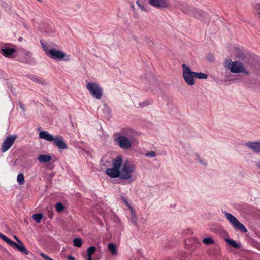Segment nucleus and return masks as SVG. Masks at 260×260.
I'll return each instance as SVG.
<instances>
[{
	"instance_id": "obj_1",
	"label": "nucleus",
	"mask_w": 260,
	"mask_h": 260,
	"mask_svg": "<svg viewBox=\"0 0 260 260\" xmlns=\"http://www.w3.org/2000/svg\"><path fill=\"white\" fill-rule=\"evenodd\" d=\"M224 67L235 74L243 73L246 76L243 78L244 85L248 88L256 89L260 87V79L257 75L251 76L250 72L246 69L244 64L240 61H232L229 57L226 58L223 63Z\"/></svg>"
},
{
	"instance_id": "obj_2",
	"label": "nucleus",
	"mask_w": 260,
	"mask_h": 260,
	"mask_svg": "<svg viewBox=\"0 0 260 260\" xmlns=\"http://www.w3.org/2000/svg\"><path fill=\"white\" fill-rule=\"evenodd\" d=\"M115 139L119 147L122 150H129L136 141V132L128 127H124L115 133Z\"/></svg>"
},
{
	"instance_id": "obj_3",
	"label": "nucleus",
	"mask_w": 260,
	"mask_h": 260,
	"mask_svg": "<svg viewBox=\"0 0 260 260\" xmlns=\"http://www.w3.org/2000/svg\"><path fill=\"white\" fill-rule=\"evenodd\" d=\"M135 166L131 161L126 160L123 163L121 169H119L116 173L115 178H119L121 180H129L132 182L134 179L132 174L135 171Z\"/></svg>"
},
{
	"instance_id": "obj_4",
	"label": "nucleus",
	"mask_w": 260,
	"mask_h": 260,
	"mask_svg": "<svg viewBox=\"0 0 260 260\" xmlns=\"http://www.w3.org/2000/svg\"><path fill=\"white\" fill-rule=\"evenodd\" d=\"M86 89L88 90L90 95L93 98L100 100L102 98L103 94V90L102 87L94 82H87L86 81Z\"/></svg>"
},
{
	"instance_id": "obj_5",
	"label": "nucleus",
	"mask_w": 260,
	"mask_h": 260,
	"mask_svg": "<svg viewBox=\"0 0 260 260\" xmlns=\"http://www.w3.org/2000/svg\"><path fill=\"white\" fill-rule=\"evenodd\" d=\"M224 215L228 219L229 222L233 226V227L236 230H238L243 233H246L247 232V228L232 214L224 211Z\"/></svg>"
},
{
	"instance_id": "obj_6",
	"label": "nucleus",
	"mask_w": 260,
	"mask_h": 260,
	"mask_svg": "<svg viewBox=\"0 0 260 260\" xmlns=\"http://www.w3.org/2000/svg\"><path fill=\"white\" fill-rule=\"evenodd\" d=\"M183 78L188 85L192 86L194 84V72L192 71L189 66L185 64H182Z\"/></svg>"
},
{
	"instance_id": "obj_7",
	"label": "nucleus",
	"mask_w": 260,
	"mask_h": 260,
	"mask_svg": "<svg viewBox=\"0 0 260 260\" xmlns=\"http://www.w3.org/2000/svg\"><path fill=\"white\" fill-rule=\"evenodd\" d=\"M18 55L20 56L19 61L22 63L31 64L32 62V53L31 52L24 49H19L17 51Z\"/></svg>"
},
{
	"instance_id": "obj_8",
	"label": "nucleus",
	"mask_w": 260,
	"mask_h": 260,
	"mask_svg": "<svg viewBox=\"0 0 260 260\" xmlns=\"http://www.w3.org/2000/svg\"><path fill=\"white\" fill-rule=\"evenodd\" d=\"M17 138V136L15 135H9L7 136L1 146V150L3 152H5L8 150L13 145L15 141Z\"/></svg>"
},
{
	"instance_id": "obj_9",
	"label": "nucleus",
	"mask_w": 260,
	"mask_h": 260,
	"mask_svg": "<svg viewBox=\"0 0 260 260\" xmlns=\"http://www.w3.org/2000/svg\"><path fill=\"white\" fill-rule=\"evenodd\" d=\"M47 56L52 59L61 60L65 57L66 53L63 51L52 49L48 52Z\"/></svg>"
},
{
	"instance_id": "obj_10",
	"label": "nucleus",
	"mask_w": 260,
	"mask_h": 260,
	"mask_svg": "<svg viewBox=\"0 0 260 260\" xmlns=\"http://www.w3.org/2000/svg\"><path fill=\"white\" fill-rule=\"evenodd\" d=\"M245 145L251 149L255 153L260 154V141H248L245 144Z\"/></svg>"
},
{
	"instance_id": "obj_11",
	"label": "nucleus",
	"mask_w": 260,
	"mask_h": 260,
	"mask_svg": "<svg viewBox=\"0 0 260 260\" xmlns=\"http://www.w3.org/2000/svg\"><path fill=\"white\" fill-rule=\"evenodd\" d=\"M149 4L156 8H167L169 4L166 0H149Z\"/></svg>"
},
{
	"instance_id": "obj_12",
	"label": "nucleus",
	"mask_w": 260,
	"mask_h": 260,
	"mask_svg": "<svg viewBox=\"0 0 260 260\" xmlns=\"http://www.w3.org/2000/svg\"><path fill=\"white\" fill-rule=\"evenodd\" d=\"M53 142L55 145L60 149H66L68 148L67 144L63 140V138L60 136H56Z\"/></svg>"
},
{
	"instance_id": "obj_13",
	"label": "nucleus",
	"mask_w": 260,
	"mask_h": 260,
	"mask_svg": "<svg viewBox=\"0 0 260 260\" xmlns=\"http://www.w3.org/2000/svg\"><path fill=\"white\" fill-rule=\"evenodd\" d=\"M114 166V159L108 158L107 156L103 157L101 161V166L102 169H105L107 167Z\"/></svg>"
},
{
	"instance_id": "obj_14",
	"label": "nucleus",
	"mask_w": 260,
	"mask_h": 260,
	"mask_svg": "<svg viewBox=\"0 0 260 260\" xmlns=\"http://www.w3.org/2000/svg\"><path fill=\"white\" fill-rule=\"evenodd\" d=\"M191 15H193L196 18L201 20H204L205 19L208 18L207 14L204 12L200 10L195 9L194 8H193Z\"/></svg>"
},
{
	"instance_id": "obj_15",
	"label": "nucleus",
	"mask_w": 260,
	"mask_h": 260,
	"mask_svg": "<svg viewBox=\"0 0 260 260\" xmlns=\"http://www.w3.org/2000/svg\"><path fill=\"white\" fill-rule=\"evenodd\" d=\"M207 253L211 256H215L220 253V250L218 245H210V248L207 250Z\"/></svg>"
},
{
	"instance_id": "obj_16",
	"label": "nucleus",
	"mask_w": 260,
	"mask_h": 260,
	"mask_svg": "<svg viewBox=\"0 0 260 260\" xmlns=\"http://www.w3.org/2000/svg\"><path fill=\"white\" fill-rule=\"evenodd\" d=\"M39 137L49 142L53 141L55 139V137L52 135L45 131H42L39 133Z\"/></svg>"
},
{
	"instance_id": "obj_17",
	"label": "nucleus",
	"mask_w": 260,
	"mask_h": 260,
	"mask_svg": "<svg viewBox=\"0 0 260 260\" xmlns=\"http://www.w3.org/2000/svg\"><path fill=\"white\" fill-rule=\"evenodd\" d=\"M2 54L6 57L11 58L12 55L16 52L13 48L5 47L1 49Z\"/></svg>"
},
{
	"instance_id": "obj_18",
	"label": "nucleus",
	"mask_w": 260,
	"mask_h": 260,
	"mask_svg": "<svg viewBox=\"0 0 260 260\" xmlns=\"http://www.w3.org/2000/svg\"><path fill=\"white\" fill-rule=\"evenodd\" d=\"M131 212V216L129 217V221L134 225L136 226L137 225V217L135 212V211L134 208L132 206H129L128 208Z\"/></svg>"
},
{
	"instance_id": "obj_19",
	"label": "nucleus",
	"mask_w": 260,
	"mask_h": 260,
	"mask_svg": "<svg viewBox=\"0 0 260 260\" xmlns=\"http://www.w3.org/2000/svg\"><path fill=\"white\" fill-rule=\"evenodd\" d=\"M115 232L117 231L118 233L120 232L123 230V224L119 219V218L115 215Z\"/></svg>"
},
{
	"instance_id": "obj_20",
	"label": "nucleus",
	"mask_w": 260,
	"mask_h": 260,
	"mask_svg": "<svg viewBox=\"0 0 260 260\" xmlns=\"http://www.w3.org/2000/svg\"><path fill=\"white\" fill-rule=\"evenodd\" d=\"M27 77L39 84L44 85L46 84V81L43 78L34 75H28Z\"/></svg>"
},
{
	"instance_id": "obj_21",
	"label": "nucleus",
	"mask_w": 260,
	"mask_h": 260,
	"mask_svg": "<svg viewBox=\"0 0 260 260\" xmlns=\"http://www.w3.org/2000/svg\"><path fill=\"white\" fill-rule=\"evenodd\" d=\"M122 157L121 155L117 156L115 158V176H116V173L117 171L120 169L122 163Z\"/></svg>"
},
{
	"instance_id": "obj_22",
	"label": "nucleus",
	"mask_w": 260,
	"mask_h": 260,
	"mask_svg": "<svg viewBox=\"0 0 260 260\" xmlns=\"http://www.w3.org/2000/svg\"><path fill=\"white\" fill-rule=\"evenodd\" d=\"M13 248L21 252L22 254L27 255L29 253L24 245H11Z\"/></svg>"
},
{
	"instance_id": "obj_23",
	"label": "nucleus",
	"mask_w": 260,
	"mask_h": 260,
	"mask_svg": "<svg viewBox=\"0 0 260 260\" xmlns=\"http://www.w3.org/2000/svg\"><path fill=\"white\" fill-rule=\"evenodd\" d=\"M241 245H228L227 249L230 252L234 253H238L237 250L241 247Z\"/></svg>"
},
{
	"instance_id": "obj_24",
	"label": "nucleus",
	"mask_w": 260,
	"mask_h": 260,
	"mask_svg": "<svg viewBox=\"0 0 260 260\" xmlns=\"http://www.w3.org/2000/svg\"><path fill=\"white\" fill-rule=\"evenodd\" d=\"M51 159V157L50 155L46 154H41L38 156V159L41 162H48Z\"/></svg>"
},
{
	"instance_id": "obj_25",
	"label": "nucleus",
	"mask_w": 260,
	"mask_h": 260,
	"mask_svg": "<svg viewBox=\"0 0 260 260\" xmlns=\"http://www.w3.org/2000/svg\"><path fill=\"white\" fill-rule=\"evenodd\" d=\"M223 238L228 244H237L236 241L234 240L231 239L227 233L225 231H223Z\"/></svg>"
},
{
	"instance_id": "obj_26",
	"label": "nucleus",
	"mask_w": 260,
	"mask_h": 260,
	"mask_svg": "<svg viewBox=\"0 0 260 260\" xmlns=\"http://www.w3.org/2000/svg\"><path fill=\"white\" fill-rule=\"evenodd\" d=\"M194 78L200 79H206L208 77V75L201 72H194Z\"/></svg>"
},
{
	"instance_id": "obj_27",
	"label": "nucleus",
	"mask_w": 260,
	"mask_h": 260,
	"mask_svg": "<svg viewBox=\"0 0 260 260\" xmlns=\"http://www.w3.org/2000/svg\"><path fill=\"white\" fill-rule=\"evenodd\" d=\"M0 239H1L3 242L7 243V244H16L15 242L12 241L8 238L6 235L0 233Z\"/></svg>"
},
{
	"instance_id": "obj_28",
	"label": "nucleus",
	"mask_w": 260,
	"mask_h": 260,
	"mask_svg": "<svg viewBox=\"0 0 260 260\" xmlns=\"http://www.w3.org/2000/svg\"><path fill=\"white\" fill-rule=\"evenodd\" d=\"M43 217V215L41 213L35 214L33 215L32 218L34 219V220L35 221V222L36 223H39L40 222Z\"/></svg>"
},
{
	"instance_id": "obj_29",
	"label": "nucleus",
	"mask_w": 260,
	"mask_h": 260,
	"mask_svg": "<svg viewBox=\"0 0 260 260\" xmlns=\"http://www.w3.org/2000/svg\"><path fill=\"white\" fill-rule=\"evenodd\" d=\"M17 180L19 184L23 185L25 182L24 175L22 173L19 174L17 176Z\"/></svg>"
},
{
	"instance_id": "obj_30",
	"label": "nucleus",
	"mask_w": 260,
	"mask_h": 260,
	"mask_svg": "<svg viewBox=\"0 0 260 260\" xmlns=\"http://www.w3.org/2000/svg\"><path fill=\"white\" fill-rule=\"evenodd\" d=\"M193 8H190L188 6L184 7L182 8V12L184 13L187 14L188 15H191L192 12Z\"/></svg>"
},
{
	"instance_id": "obj_31",
	"label": "nucleus",
	"mask_w": 260,
	"mask_h": 260,
	"mask_svg": "<svg viewBox=\"0 0 260 260\" xmlns=\"http://www.w3.org/2000/svg\"><path fill=\"white\" fill-rule=\"evenodd\" d=\"M55 208L56 211L58 212H60L64 210V206L61 202H58L56 204Z\"/></svg>"
},
{
	"instance_id": "obj_32",
	"label": "nucleus",
	"mask_w": 260,
	"mask_h": 260,
	"mask_svg": "<svg viewBox=\"0 0 260 260\" xmlns=\"http://www.w3.org/2000/svg\"><path fill=\"white\" fill-rule=\"evenodd\" d=\"M106 174L112 178H114V166L111 168H107L106 170Z\"/></svg>"
},
{
	"instance_id": "obj_33",
	"label": "nucleus",
	"mask_w": 260,
	"mask_h": 260,
	"mask_svg": "<svg viewBox=\"0 0 260 260\" xmlns=\"http://www.w3.org/2000/svg\"><path fill=\"white\" fill-rule=\"evenodd\" d=\"M96 251V248L95 246H91L89 247L87 250V255L92 256Z\"/></svg>"
},
{
	"instance_id": "obj_34",
	"label": "nucleus",
	"mask_w": 260,
	"mask_h": 260,
	"mask_svg": "<svg viewBox=\"0 0 260 260\" xmlns=\"http://www.w3.org/2000/svg\"><path fill=\"white\" fill-rule=\"evenodd\" d=\"M136 4L142 11H147L146 7L145 6L143 2L138 0L136 2Z\"/></svg>"
},
{
	"instance_id": "obj_35",
	"label": "nucleus",
	"mask_w": 260,
	"mask_h": 260,
	"mask_svg": "<svg viewBox=\"0 0 260 260\" xmlns=\"http://www.w3.org/2000/svg\"><path fill=\"white\" fill-rule=\"evenodd\" d=\"M204 244H214V240L211 237H208L202 240Z\"/></svg>"
},
{
	"instance_id": "obj_36",
	"label": "nucleus",
	"mask_w": 260,
	"mask_h": 260,
	"mask_svg": "<svg viewBox=\"0 0 260 260\" xmlns=\"http://www.w3.org/2000/svg\"><path fill=\"white\" fill-rule=\"evenodd\" d=\"M146 156L153 158L156 156V153L154 151H151L145 154Z\"/></svg>"
},
{
	"instance_id": "obj_37",
	"label": "nucleus",
	"mask_w": 260,
	"mask_h": 260,
	"mask_svg": "<svg viewBox=\"0 0 260 260\" xmlns=\"http://www.w3.org/2000/svg\"><path fill=\"white\" fill-rule=\"evenodd\" d=\"M121 199L123 202H124V204L128 208H129V206H131V205L128 203L127 199L125 197H124L123 196H121Z\"/></svg>"
},
{
	"instance_id": "obj_38",
	"label": "nucleus",
	"mask_w": 260,
	"mask_h": 260,
	"mask_svg": "<svg viewBox=\"0 0 260 260\" xmlns=\"http://www.w3.org/2000/svg\"><path fill=\"white\" fill-rule=\"evenodd\" d=\"M73 244H82V240L80 238H76L73 240Z\"/></svg>"
},
{
	"instance_id": "obj_39",
	"label": "nucleus",
	"mask_w": 260,
	"mask_h": 260,
	"mask_svg": "<svg viewBox=\"0 0 260 260\" xmlns=\"http://www.w3.org/2000/svg\"><path fill=\"white\" fill-rule=\"evenodd\" d=\"M189 242H191V244H200V242L196 238H192L190 239Z\"/></svg>"
},
{
	"instance_id": "obj_40",
	"label": "nucleus",
	"mask_w": 260,
	"mask_h": 260,
	"mask_svg": "<svg viewBox=\"0 0 260 260\" xmlns=\"http://www.w3.org/2000/svg\"><path fill=\"white\" fill-rule=\"evenodd\" d=\"M207 59L210 62H213L214 61V56L212 54H208L207 56Z\"/></svg>"
},
{
	"instance_id": "obj_41",
	"label": "nucleus",
	"mask_w": 260,
	"mask_h": 260,
	"mask_svg": "<svg viewBox=\"0 0 260 260\" xmlns=\"http://www.w3.org/2000/svg\"><path fill=\"white\" fill-rule=\"evenodd\" d=\"M192 233V231L190 229L187 228L182 231V234L184 235L189 234Z\"/></svg>"
},
{
	"instance_id": "obj_42",
	"label": "nucleus",
	"mask_w": 260,
	"mask_h": 260,
	"mask_svg": "<svg viewBox=\"0 0 260 260\" xmlns=\"http://www.w3.org/2000/svg\"><path fill=\"white\" fill-rule=\"evenodd\" d=\"M237 57L239 59H243L245 58V56L243 52H240L237 54Z\"/></svg>"
},
{
	"instance_id": "obj_43",
	"label": "nucleus",
	"mask_w": 260,
	"mask_h": 260,
	"mask_svg": "<svg viewBox=\"0 0 260 260\" xmlns=\"http://www.w3.org/2000/svg\"><path fill=\"white\" fill-rule=\"evenodd\" d=\"M108 249L111 254L114 255V245H108Z\"/></svg>"
},
{
	"instance_id": "obj_44",
	"label": "nucleus",
	"mask_w": 260,
	"mask_h": 260,
	"mask_svg": "<svg viewBox=\"0 0 260 260\" xmlns=\"http://www.w3.org/2000/svg\"><path fill=\"white\" fill-rule=\"evenodd\" d=\"M139 105H140L141 107H143L148 105L149 102L148 101H145L143 102L142 103H140Z\"/></svg>"
},
{
	"instance_id": "obj_45",
	"label": "nucleus",
	"mask_w": 260,
	"mask_h": 260,
	"mask_svg": "<svg viewBox=\"0 0 260 260\" xmlns=\"http://www.w3.org/2000/svg\"><path fill=\"white\" fill-rule=\"evenodd\" d=\"M199 162L204 166L207 165V162L205 160H203L201 158L198 160Z\"/></svg>"
},
{
	"instance_id": "obj_46",
	"label": "nucleus",
	"mask_w": 260,
	"mask_h": 260,
	"mask_svg": "<svg viewBox=\"0 0 260 260\" xmlns=\"http://www.w3.org/2000/svg\"><path fill=\"white\" fill-rule=\"evenodd\" d=\"M43 50L45 51L46 55L47 56V53L49 50H48V48L46 46H45V45L43 46Z\"/></svg>"
},
{
	"instance_id": "obj_47",
	"label": "nucleus",
	"mask_w": 260,
	"mask_h": 260,
	"mask_svg": "<svg viewBox=\"0 0 260 260\" xmlns=\"http://www.w3.org/2000/svg\"><path fill=\"white\" fill-rule=\"evenodd\" d=\"M19 105L20 108L22 110H25V106H24V105L23 104H22L21 103H19Z\"/></svg>"
},
{
	"instance_id": "obj_48",
	"label": "nucleus",
	"mask_w": 260,
	"mask_h": 260,
	"mask_svg": "<svg viewBox=\"0 0 260 260\" xmlns=\"http://www.w3.org/2000/svg\"><path fill=\"white\" fill-rule=\"evenodd\" d=\"M194 156L198 160L201 158L200 155L197 153H194Z\"/></svg>"
},
{
	"instance_id": "obj_49",
	"label": "nucleus",
	"mask_w": 260,
	"mask_h": 260,
	"mask_svg": "<svg viewBox=\"0 0 260 260\" xmlns=\"http://www.w3.org/2000/svg\"><path fill=\"white\" fill-rule=\"evenodd\" d=\"M48 216L49 218H52L53 217V214L52 212H49L48 214Z\"/></svg>"
},
{
	"instance_id": "obj_50",
	"label": "nucleus",
	"mask_w": 260,
	"mask_h": 260,
	"mask_svg": "<svg viewBox=\"0 0 260 260\" xmlns=\"http://www.w3.org/2000/svg\"><path fill=\"white\" fill-rule=\"evenodd\" d=\"M68 259L69 260H75V258L74 256H72V255H70L68 257Z\"/></svg>"
},
{
	"instance_id": "obj_51",
	"label": "nucleus",
	"mask_w": 260,
	"mask_h": 260,
	"mask_svg": "<svg viewBox=\"0 0 260 260\" xmlns=\"http://www.w3.org/2000/svg\"><path fill=\"white\" fill-rule=\"evenodd\" d=\"M15 238L16 239V240L17 241V242H18V244H22L21 241L19 239H18L16 236H14Z\"/></svg>"
},
{
	"instance_id": "obj_52",
	"label": "nucleus",
	"mask_w": 260,
	"mask_h": 260,
	"mask_svg": "<svg viewBox=\"0 0 260 260\" xmlns=\"http://www.w3.org/2000/svg\"><path fill=\"white\" fill-rule=\"evenodd\" d=\"M256 166L260 169V160L256 162Z\"/></svg>"
},
{
	"instance_id": "obj_53",
	"label": "nucleus",
	"mask_w": 260,
	"mask_h": 260,
	"mask_svg": "<svg viewBox=\"0 0 260 260\" xmlns=\"http://www.w3.org/2000/svg\"><path fill=\"white\" fill-rule=\"evenodd\" d=\"M87 260H92V256H90V255H87Z\"/></svg>"
},
{
	"instance_id": "obj_54",
	"label": "nucleus",
	"mask_w": 260,
	"mask_h": 260,
	"mask_svg": "<svg viewBox=\"0 0 260 260\" xmlns=\"http://www.w3.org/2000/svg\"><path fill=\"white\" fill-rule=\"evenodd\" d=\"M114 252H115V255H116V253H117L116 245H115V251H114Z\"/></svg>"
},
{
	"instance_id": "obj_55",
	"label": "nucleus",
	"mask_w": 260,
	"mask_h": 260,
	"mask_svg": "<svg viewBox=\"0 0 260 260\" xmlns=\"http://www.w3.org/2000/svg\"><path fill=\"white\" fill-rule=\"evenodd\" d=\"M74 245L78 247H81L82 245Z\"/></svg>"
},
{
	"instance_id": "obj_56",
	"label": "nucleus",
	"mask_w": 260,
	"mask_h": 260,
	"mask_svg": "<svg viewBox=\"0 0 260 260\" xmlns=\"http://www.w3.org/2000/svg\"><path fill=\"white\" fill-rule=\"evenodd\" d=\"M256 248H257L260 249V244H259V245H256Z\"/></svg>"
},
{
	"instance_id": "obj_57",
	"label": "nucleus",
	"mask_w": 260,
	"mask_h": 260,
	"mask_svg": "<svg viewBox=\"0 0 260 260\" xmlns=\"http://www.w3.org/2000/svg\"><path fill=\"white\" fill-rule=\"evenodd\" d=\"M132 9H134V5H133V4H132Z\"/></svg>"
},
{
	"instance_id": "obj_58",
	"label": "nucleus",
	"mask_w": 260,
	"mask_h": 260,
	"mask_svg": "<svg viewBox=\"0 0 260 260\" xmlns=\"http://www.w3.org/2000/svg\"><path fill=\"white\" fill-rule=\"evenodd\" d=\"M253 242V244H257V243H255L254 242Z\"/></svg>"
},
{
	"instance_id": "obj_59",
	"label": "nucleus",
	"mask_w": 260,
	"mask_h": 260,
	"mask_svg": "<svg viewBox=\"0 0 260 260\" xmlns=\"http://www.w3.org/2000/svg\"><path fill=\"white\" fill-rule=\"evenodd\" d=\"M259 17H260V13H259Z\"/></svg>"
}]
</instances>
